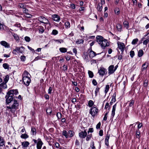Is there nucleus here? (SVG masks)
<instances>
[{
	"mask_svg": "<svg viewBox=\"0 0 149 149\" xmlns=\"http://www.w3.org/2000/svg\"><path fill=\"white\" fill-rule=\"evenodd\" d=\"M18 94L19 92L17 89H11L8 91L5 97L6 104H8L10 103L14 100L15 95H17Z\"/></svg>",
	"mask_w": 149,
	"mask_h": 149,
	"instance_id": "nucleus-1",
	"label": "nucleus"
},
{
	"mask_svg": "<svg viewBox=\"0 0 149 149\" xmlns=\"http://www.w3.org/2000/svg\"><path fill=\"white\" fill-rule=\"evenodd\" d=\"M96 41L102 48L104 49L106 47L109 46V43L108 40L104 39L103 37L100 36H97L96 37Z\"/></svg>",
	"mask_w": 149,
	"mask_h": 149,
	"instance_id": "nucleus-2",
	"label": "nucleus"
},
{
	"mask_svg": "<svg viewBox=\"0 0 149 149\" xmlns=\"http://www.w3.org/2000/svg\"><path fill=\"white\" fill-rule=\"evenodd\" d=\"M22 76L24 84L26 86H29L31 81L29 73L26 70H25Z\"/></svg>",
	"mask_w": 149,
	"mask_h": 149,
	"instance_id": "nucleus-3",
	"label": "nucleus"
},
{
	"mask_svg": "<svg viewBox=\"0 0 149 149\" xmlns=\"http://www.w3.org/2000/svg\"><path fill=\"white\" fill-rule=\"evenodd\" d=\"M6 107L11 112L14 114L16 111L19 109V103L15 99L13 103H11L9 106H7Z\"/></svg>",
	"mask_w": 149,
	"mask_h": 149,
	"instance_id": "nucleus-4",
	"label": "nucleus"
},
{
	"mask_svg": "<svg viewBox=\"0 0 149 149\" xmlns=\"http://www.w3.org/2000/svg\"><path fill=\"white\" fill-rule=\"evenodd\" d=\"M32 141H33L34 144L33 146L36 144V148L37 149H41L43 143L41 139L40 138H38L37 140L33 139Z\"/></svg>",
	"mask_w": 149,
	"mask_h": 149,
	"instance_id": "nucleus-5",
	"label": "nucleus"
},
{
	"mask_svg": "<svg viewBox=\"0 0 149 149\" xmlns=\"http://www.w3.org/2000/svg\"><path fill=\"white\" fill-rule=\"evenodd\" d=\"M98 112V109L95 107H92L90 109L89 113L93 118L97 115Z\"/></svg>",
	"mask_w": 149,
	"mask_h": 149,
	"instance_id": "nucleus-6",
	"label": "nucleus"
},
{
	"mask_svg": "<svg viewBox=\"0 0 149 149\" xmlns=\"http://www.w3.org/2000/svg\"><path fill=\"white\" fill-rule=\"evenodd\" d=\"M118 47L117 49L118 50V49H120L121 52V54H123V52L124 50L125 45L124 44L123 42L119 41L117 42Z\"/></svg>",
	"mask_w": 149,
	"mask_h": 149,
	"instance_id": "nucleus-7",
	"label": "nucleus"
},
{
	"mask_svg": "<svg viewBox=\"0 0 149 149\" xmlns=\"http://www.w3.org/2000/svg\"><path fill=\"white\" fill-rule=\"evenodd\" d=\"M84 128V131H81L79 134V137L81 139H85L87 135V133L86 132L87 130L85 129V128L83 127Z\"/></svg>",
	"mask_w": 149,
	"mask_h": 149,
	"instance_id": "nucleus-8",
	"label": "nucleus"
},
{
	"mask_svg": "<svg viewBox=\"0 0 149 149\" xmlns=\"http://www.w3.org/2000/svg\"><path fill=\"white\" fill-rule=\"evenodd\" d=\"M38 20L41 23L45 24H49L50 25V23L49 22L48 20L44 17L40 16L39 17Z\"/></svg>",
	"mask_w": 149,
	"mask_h": 149,
	"instance_id": "nucleus-9",
	"label": "nucleus"
},
{
	"mask_svg": "<svg viewBox=\"0 0 149 149\" xmlns=\"http://www.w3.org/2000/svg\"><path fill=\"white\" fill-rule=\"evenodd\" d=\"M107 73V70L104 68L100 67L98 70V73L100 75L102 76H103L105 74Z\"/></svg>",
	"mask_w": 149,
	"mask_h": 149,
	"instance_id": "nucleus-10",
	"label": "nucleus"
},
{
	"mask_svg": "<svg viewBox=\"0 0 149 149\" xmlns=\"http://www.w3.org/2000/svg\"><path fill=\"white\" fill-rule=\"evenodd\" d=\"M52 19L56 22H58L60 20V16L56 14H54L52 16Z\"/></svg>",
	"mask_w": 149,
	"mask_h": 149,
	"instance_id": "nucleus-11",
	"label": "nucleus"
},
{
	"mask_svg": "<svg viewBox=\"0 0 149 149\" xmlns=\"http://www.w3.org/2000/svg\"><path fill=\"white\" fill-rule=\"evenodd\" d=\"M16 50L17 51V53H23L24 52L25 48L23 46H21L20 47H16Z\"/></svg>",
	"mask_w": 149,
	"mask_h": 149,
	"instance_id": "nucleus-12",
	"label": "nucleus"
},
{
	"mask_svg": "<svg viewBox=\"0 0 149 149\" xmlns=\"http://www.w3.org/2000/svg\"><path fill=\"white\" fill-rule=\"evenodd\" d=\"M113 65H110L108 68V74L109 75L113 74L115 71Z\"/></svg>",
	"mask_w": 149,
	"mask_h": 149,
	"instance_id": "nucleus-13",
	"label": "nucleus"
},
{
	"mask_svg": "<svg viewBox=\"0 0 149 149\" xmlns=\"http://www.w3.org/2000/svg\"><path fill=\"white\" fill-rule=\"evenodd\" d=\"M0 44L5 48H9L10 47L9 44L5 41H2L0 42Z\"/></svg>",
	"mask_w": 149,
	"mask_h": 149,
	"instance_id": "nucleus-14",
	"label": "nucleus"
},
{
	"mask_svg": "<svg viewBox=\"0 0 149 149\" xmlns=\"http://www.w3.org/2000/svg\"><path fill=\"white\" fill-rule=\"evenodd\" d=\"M149 63L147 61H146L143 63L142 66L141 70L142 71H143L147 69Z\"/></svg>",
	"mask_w": 149,
	"mask_h": 149,
	"instance_id": "nucleus-15",
	"label": "nucleus"
},
{
	"mask_svg": "<svg viewBox=\"0 0 149 149\" xmlns=\"http://www.w3.org/2000/svg\"><path fill=\"white\" fill-rule=\"evenodd\" d=\"M116 103L113 106L111 112V118H113L115 115V111L116 107Z\"/></svg>",
	"mask_w": 149,
	"mask_h": 149,
	"instance_id": "nucleus-16",
	"label": "nucleus"
},
{
	"mask_svg": "<svg viewBox=\"0 0 149 149\" xmlns=\"http://www.w3.org/2000/svg\"><path fill=\"white\" fill-rule=\"evenodd\" d=\"M91 50L88 53L90 57L93 58L95 56L96 54V53L91 50Z\"/></svg>",
	"mask_w": 149,
	"mask_h": 149,
	"instance_id": "nucleus-17",
	"label": "nucleus"
},
{
	"mask_svg": "<svg viewBox=\"0 0 149 149\" xmlns=\"http://www.w3.org/2000/svg\"><path fill=\"white\" fill-rule=\"evenodd\" d=\"M5 141L3 137L0 136V146H5Z\"/></svg>",
	"mask_w": 149,
	"mask_h": 149,
	"instance_id": "nucleus-18",
	"label": "nucleus"
},
{
	"mask_svg": "<svg viewBox=\"0 0 149 149\" xmlns=\"http://www.w3.org/2000/svg\"><path fill=\"white\" fill-rule=\"evenodd\" d=\"M31 133L32 136H36V129L34 127H31Z\"/></svg>",
	"mask_w": 149,
	"mask_h": 149,
	"instance_id": "nucleus-19",
	"label": "nucleus"
},
{
	"mask_svg": "<svg viewBox=\"0 0 149 149\" xmlns=\"http://www.w3.org/2000/svg\"><path fill=\"white\" fill-rule=\"evenodd\" d=\"M29 144V142L27 141H24L21 143V145L23 148L27 147Z\"/></svg>",
	"mask_w": 149,
	"mask_h": 149,
	"instance_id": "nucleus-20",
	"label": "nucleus"
},
{
	"mask_svg": "<svg viewBox=\"0 0 149 149\" xmlns=\"http://www.w3.org/2000/svg\"><path fill=\"white\" fill-rule=\"evenodd\" d=\"M74 134V132L72 130H69L68 132V138H70L73 137Z\"/></svg>",
	"mask_w": 149,
	"mask_h": 149,
	"instance_id": "nucleus-21",
	"label": "nucleus"
},
{
	"mask_svg": "<svg viewBox=\"0 0 149 149\" xmlns=\"http://www.w3.org/2000/svg\"><path fill=\"white\" fill-rule=\"evenodd\" d=\"M116 27L118 31L121 32L123 31L122 26L120 24H116Z\"/></svg>",
	"mask_w": 149,
	"mask_h": 149,
	"instance_id": "nucleus-22",
	"label": "nucleus"
},
{
	"mask_svg": "<svg viewBox=\"0 0 149 149\" xmlns=\"http://www.w3.org/2000/svg\"><path fill=\"white\" fill-rule=\"evenodd\" d=\"M12 34L16 41H19V38L18 35L17 34L15 33H12Z\"/></svg>",
	"mask_w": 149,
	"mask_h": 149,
	"instance_id": "nucleus-23",
	"label": "nucleus"
},
{
	"mask_svg": "<svg viewBox=\"0 0 149 149\" xmlns=\"http://www.w3.org/2000/svg\"><path fill=\"white\" fill-rule=\"evenodd\" d=\"M20 136L21 138L25 139H26L29 137V135L26 133L24 134H22Z\"/></svg>",
	"mask_w": 149,
	"mask_h": 149,
	"instance_id": "nucleus-24",
	"label": "nucleus"
},
{
	"mask_svg": "<svg viewBox=\"0 0 149 149\" xmlns=\"http://www.w3.org/2000/svg\"><path fill=\"white\" fill-rule=\"evenodd\" d=\"M6 83L3 82L2 83L0 84V87L3 89H6L7 88Z\"/></svg>",
	"mask_w": 149,
	"mask_h": 149,
	"instance_id": "nucleus-25",
	"label": "nucleus"
},
{
	"mask_svg": "<svg viewBox=\"0 0 149 149\" xmlns=\"http://www.w3.org/2000/svg\"><path fill=\"white\" fill-rule=\"evenodd\" d=\"M136 137L138 139H140L141 137V136L140 135V131L139 129H136Z\"/></svg>",
	"mask_w": 149,
	"mask_h": 149,
	"instance_id": "nucleus-26",
	"label": "nucleus"
},
{
	"mask_svg": "<svg viewBox=\"0 0 149 149\" xmlns=\"http://www.w3.org/2000/svg\"><path fill=\"white\" fill-rule=\"evenodd\" d=\"M3 67L5 69H9V65L7 63H4L3 64Z\"/></svg>",
	"mask_w": 149,
	"mask_h": 149,
	"instance_id": "nucleus-27",
	"label": "nucleus"
},
{
	"mask_svg": "<svg viewBox=\"0 0 149 149\" xmlns=\"http://www.w3.org/2000/svg\"><path fill=\"white\" fill-rule=\"evenodd\" d=\"M143 54V52L142 49H140L138 52V56L139 57H141Z\"/></svg>",
	"mask_w": 149,
	"mask_h": 149,
	"instance_id": "nucleus-28",
	"label": "nucleus"
},
{
	"mask_svg": "<svg viewBox=\"0 0 149 149\" xmlns=\"http://www.w3.org/2000/svg\"><path fill=\"white\" fill-rule=\"evenodd\" d=\"M60 52L62 53H64L67 51V49L64 47H61L59 49Z\"/></svg>",
	"mask_w": 149,
	"mask_h": 149,
	"instance_id": "nucleus-29",
	"label": "nucleus"
},
{
	"mask_svg": "<svg viewBox=\"0 0 149 149\" xmlns=\"http://www.w3.org/2000/svg\"><path fill=\"white\" fill-rule=\"evenodd\" d=\"M52 108H47L46 110L47 113L49 115H50L52 112Z\"/></svg>",
	"mask_w": 149,
	"mask_h": 149,
	"instance_id": "nucleus-30",
	"label": "nucleus"
},
{
	"mask_svg": "<svg viewBox=\"0 0 149 149\" xmlns=\"http://www.w3.org/2000/svg\"><path fill=\"white\" fill-rule=\"evenodd\" d=\"M123 25L125 27H126L127 29H128L129 27V23L128 21H125L123 23Z\"/></svg>",
	"mask_w": 149,
	"mask_h": 149,
	"instance_id": "nucleus-31",
	"label": "nucleus"
},
{
	"mask_svg": "<svg viewBox=\"0 0 149 149\" xmlns=\"http://www.w3.org/2000/svg\"><path fill=\"white\" fill-rule=\"evenodd\" d=\"M109 89V85H107L105 88L104 93L105 95L107 93Z\"/></svg>",
	"mask_w": 149,
	"mask_h": 149,
	"instance_id": "nucleus-32",
	"label": "nucleus"
},
{
	"mask_svg": "<svg viewBox=\"0 0 149 149\" xmlns=\"http://www.w3.org/2000/svg\"><path fill=\"white\" fill-rule=\"evenodd\" d=\"M129 102V101H128ZM134 101L133 99H131L130 101V103L129 104V106L130 107H133L134 105Z\"/></svg>",
	"mask_w": 149,
	"mask_h": 149,
	"instance_id": "nucleus-33",
	"label": "nucleus"
},
{
	"mask_svg": "<svg viewBox=\"0 0 149 149\" xmlns=\"http://www.w3.org/2000/svg\"><path fill=\"white\" fill-rule=\"evenodd\" d=\"M102 5H100V4H98L97 7V10L98 11L101 12L102 10Z\"/></svg>",
	"mask_w": 149,
	"mask_h": 149,
	"instance_id": "nucleus-34",
	"label": "nucleus"
},
{
	"mask_svg": "<svg viewBox=\"0 0 149 149\" xmlns=\"http://www.w3.org/2000/svg\"><path fill=\"white\" fill-rule=\"evenodd\" d=\"M62 135L64 136L66 138H68V132L65 130H64L62 132Z\"/></svg>",
	"mask_w": 149,
	"mask_h": 149,
	"instance_id": "nucleus-35",
	"label": "nucleus"
},
{
	"mask_svg": "<svg viewBox=\"0 0 149 149\" xmlns=\"http://www.w3.org/2000/svg\"><path fill=\"white\" fill-rule=\"evenodd\" d=\"M65 28L68 29L70 27V23L69 22H66L65 23Z\"/></svg>",
	"mask_w": 149,
	"mask_h": 149,
	"instance_id": "nucleus-36",
	"label": "nucleus"
},
{
	"mask_svg": "<svg viewBox=\"0 0 149 149\" xmlns=\"http://www.w3.org/2000/svg\"><path fill=\"white\" fill-rule=\"evenodd\" d=\"M39 32L40 33H42L44 31V27L42 26H40L39 27Z\"/></svg>",
	"mask_w": 149,
	"mask_h": 149,
	"instance_id": "nucleus-37",
	"label": "nucleus"
},
{
	"mask_svg": "<svg viewBox=\"0 0 149 149\" xmlns=\"http://www.w3.org/2000/svg\"><path fill=\"white\" fill-rule=\"evenodd\" d=\"M9 79V76L8 75H6L4 78L3 79V82L7 83Z\"/></svg>",
	"mask_w": 149,
	"mask_h": 149,
	"instance_id": "nucleus-38",
	"label": "nucleus"
},
{
	"mask_svg": "<svg viewBox=\"0 0 149 149\" xmlns=\"http://www.w3.org/2000/svg\"><path fill=\"white\" fill-rule=\"evenodd\" d=\"M94 103L93 102L92 100H90L89 101L88 104V106L90 107H93V106Z\"/></svg>",
	"mask_w": 149,
	"mask_h": 149,
	"instance_id": "nucleus-39",
	"label": "nucleus"
},
{
	"mask_svg": "<svg viewBox=\"0 0 149 149\" xmlns=\"http://www.w3.org/2000/svg\"><path fill=\"white\" fill-rule=\"evenodd\" d=\"M83 57L84 59H88V57L87 53L86 52H84L83 55Z\"/></svg>",
	"mask_w": 149,
	"mask_h": 149,
	"instance_id": "nucleus-40",
	"label": "nucleus"
},
{
	"mask_svg": "<svg viewBox=\"0 0 149 149\" xmlns=\"http://www.w3.org/2000/svg\"><path fill=\"white\" fill-rule=\"evenodd\" d=\"M88 73L89 77L92 78L93 77V73L92 71L90 70H88Z\"/></svg>",
	"mask_w": 149,
	"mask_h": 149,
	"instance_id": "nucleus-41",
	"label": "nucleus"
},
{
	"mask_svg": "<svg viewBox=\"0 0 149 149\" xmlns=\"http://www.w3.org/2000/svg\"><path fill=\"white\" fill-rule=\"evenodd\" d=\"M147 38L144 40L143 42V44L144 45H147L148 43L149 42V37H147Z\"/></svg>",
	"mask_w": 149,
	"mask_h": 149,
	"instance_id": "nucleus-42",
	"label": "nucleus"
},
{
	"mask_svg": "<svg viewBox=\"0 0 149 149\" xmlns=\"http://www.w3.org/2000/svg\"><path fill=\"white\" fill-rule=\"evenodd\" d=\"M90 147L91 148L90 149H96L95 147L94 146V141H93L91 143Z\"/></svg>",
	"mask_w": 149,
	"mask_h": 149,
	"instance_id": "nucleus-43",
	"label": "nucleus"
},
{
	"mask_svg": "<svg viewBox=\"0 0 149 149\" xmlns=\"http://www.w3.org/2000/svg\"><path fill=\"white\" fill-rule=\"evenodd\" d=\"M114 12L116 15H119L120 13V11L119 10V9L118 8H115L114 10Z\"/></svg>",
	"mask_w": 149,
	"mask_h": 149,
	"instance_id": "nucleus-44",
	"label": "nucleus"
},
{
	"mask_svg": "<svg viewBox=\"0 0 149 149\" xmlns=\"http://www.w3.org/2000/svg\"><path fill=\"white\" fill-rule=\"evenodd\" d=\"M18 7L22 8L23 9L26 7V5L24 3H20L18 5Z\"/></svg>",
	"mask_w": 149,
	"mask_h": 149,
	"instance_id": "nucleus-45",
	"label": "nucleus"
},
{
	"mask_svg": "<svg viewBox=\"0 0 149 149\" xmlns=\"http://www.w3.org/2000/svg\"><path fill=\"white\" fill-rule=\"evenodd\" d=\"M100 88L98 87H97L96 88L95 91V96H96L97 95L98 93H99V91L100 90Z\"/></svg>",
	"mask_w": 149,
	"mask_h": 149,
	"instance_id": "nucleus-46",
	"label": "nucleus"
},
{
	"mask_svg": "<svg viewBox=\"0 0 149 149\" xmlns=\"http://www.w3.org/2000/svg\"><path fill=\"white\" fill-rule=\"evenodd\" d=\"M84 41V40L82 39L77 40L76 42L77 44H83Z\"/></svg>",
	"mask_w": 149,
	"mask_h": 149,
	"instance_id": "nucleus-47",
	"label": "nucleus"
},
{
	"mask_svg": "<svg viewBox=\"0 0 149 149\" xmlns=\"http://www.w3.org/2000/svg\"><path fill=\"white\" fill-rule=\"evenodd\" d=\"M137 123H139L138 125V129H139H139L143 126V124L142 123H140L139 122H137L135 123L136 124Z\"/></svg>",
	"mask_w": 149,
	"mask_h": 149,
	"instance_id": "nucleus-48",
	"label": "nucleus"
},
{
	"mask_svg": "<svg viewBox=\"0 0 149 149\" xmlns=\"http://www.w3.org/2000/svg\"><path fill=\"white\" fill-rule=\"evenodd\" d=\"M138 39L137 38L134 39L133 40L132 42V43L133 45H135L137 42L138 41Z\"/></svg>",
	"mask_w": 149,
	"mask_h": 149,
	"instance_id": "nucleus-49",
	"label": "nucleus"
},
{
	"mask_svg": "<svg viewBox=\"0 0 149 149\" xmlns=\"http://www.w3.org/2000/svg\"><path fill=\"white\" fill-rule=\"evenodd\" d=\"M92 136V134H89L87 135L86 136V141H88L90 140Z\"/></svg>",
	"mask_w": 149,
	"mask_h": 149,
	"instance_id": "nucleus-50",
	"label": "nucleus"
},
{
	"mask_svg": "<svg viewBox=\"0 0 149 149\" xmlns=\"http://www.w3.org/2000/svg\"><path fill=\"white\" fill-rule=\"evenodd\" d=\"M56 116L58 118V119L59 120L61 118V113L60 112H58L56 114Z\"/></svg>",
	"mask_w": 149,
	"mask_h": 149,
	"instance_id": "nucleus-51",
	"label": "nucleus"
},
{
	"mask_svg": "<svg viewBox=\"0 0 149 149\" xmlns=\"http://www.w3.org/2000/svg\"><path fill=\"white\" fill-rule=\"evenodd\" d=\"M58 32L57 30L54 29L53 30L52 34L53 35H56L58 34Z\"/></svg>",
	"mask_w": 149,
	"mask_h": 149,
	"instance_id": "nucleus-52",
	"label": "nucleus"
},
{
	"mask_svg": "<svg viewBox=\"0 0 149 149\" xmlns=\"http://www.w3.org/2000/svg\"><path fill=\"white\" fill-rule=\"evenodd\" d=\"M55 147L57 149L59 148L61 146H60V144L58 142H56L54 143Z\"/></svg>",
	"mask_w": 149,
	"mask_h": 149,
	"instance_id": "nucleus-53",
	"label": "nucleus"
},
{
	"mask_svg": "<svg viewBox=\"0 0 149 149\" xmlns=\"http://www.w3.org/2000/svg\"><path fill=\"white\" fill-rule=\"evenodd\" d=\"M54 41L55 42H57L58 43H61L63 42V40L62 39H58V40H54Z\"/></svg>",
	"mask_w": 149,
	"mask_h": 149,
	"instance_id": "nucleus-54",
	"label": "nucleus"
},
{
	"mask_svg": "<svg viewBox=\"0 0 149 149\" xmlns=\"http://www.w3.org/2000/svg\"><path fill=\"white\" fill-rule=\"evenodd\" d=\"M20 58L22 61H24L25 60L26 58L24 56H20Z\"/></svg>",
	"mask_w": 149,
	"mask_h": 149,
	"instance_id": "nucleus-55",
	"label": "nucleus"
},
{
	"mask_svg": "<svg viewBox=\"0 0 149 149\" xmlns=\"http://www.w3.org/2000/svg\"><path fill=\"white\" fill-rule=\"evenodd\" d=\"M130 55L132 58H133L134 55V51H131L130 52Z\"/></svg>",
	"mask_w": 149,
	"mask_h": 149,
	"instance_id": "nucleus-56",
	"label": "nucleus"
},
{
	"mask_svg": "<svg viewBox=\"0 0 149 149\" xmlns=\"http://www.w3.org/2000/svg\"><path fill=\"white\" fill-rule=\"evenodd\" d=\"M67 69L68 67L67 66L64 65L63 66V70L64 71H65L67 70Z\"/></svg>",
	"mask_w": 149,
	"mask_h": 149,
	"instance_id": "nucleus-57",
	"label": "nucleus"
},
{
	"mask_svg": "<svg viewBox=\"0 0 149 149\" xmlns=\"http://www.w3.org/2000/svg\"><path fill=\"white\" fill-rule=\"evenodd\" d=\"M24 39L27 42H29L30 40V38L28 36H26L24 38Z\"/></svg>",
	"mask_w": 149,
	"mask_h": 149,
	"instance_id": "nucleus-58",
	"label": "nucleus"
},
{
	"mask_svg": "<svg viewBox=\"0 0 149 149\" xmlns=\"http://www.w3.org/2000/svg\"><path fill=\"white\" fill-rule=\"evenodd\" d=\"M65 59H66V60L67 61H68L69 60H70V58H71L70 56L69 55H66L65 56Z\"/></svg>",
	"mask_w": 149,
	"mask_h": 149,
	"instance_id": "nucleus-59",
	"label": "nucleus"
},
{
	"mask_svg": "<svg viewBox=\"0 0 149 149\" xmlns=\"http://www.w3.org/2000/svg\"><path fill=\"white\" fill-rule=\"evenodd\" d=\"M22 128V129L21 130V132L22 133L25 132V133H26V132L24 127H22L20 128Z\"/></svg>",
	"mask_w": 149,
	"mask_h": 149,
	"instance_id": "nucleus-60",
	"label": "nucleus"
},
{
	"mask_svg": "<svg viewBox=\"0 0 149 149\" xmlns=\"http://www.w3.org/2000/svg\"><path fill=\"white\" fill-rule=\"evenodd\" d=\"M92 84L94 86H96L97 84V82L95 79H93L92 81Z\"/></svg>",
	"mask_w": 149,
	"mask_h": 149,
	"instance_id": "nucleus-61",
	"label": "nucleus"
},
{
	"mask_svg": "<svg viewBox=\"0 0 149 149\" xmlns=\"http://www.w3.org/2000/svg\"><path fill=\"white\" fill-rule=\"evenodd\" d=\"M70 7L72 9H74L75 8V6L73 3H71L70 5Z\"/></svg>",
	"mask_w": 149,
	"mask_h": 149,
	"instance_id": "nucleus-62",
	"label": "nucleus"
},
{
	"mask_svg": "<svg viewBox=\"0 0 149 149\" xmlns=\"http://www.w3.org/2000/svg\"><path fill=\"white\" fill-rule=\"evenodd\" d=\"M52 88L51 87H49V88L48 91V93L51 94L52 93Z\"/></svg>",
	"mask_w": 149,
	"mask_h": 149,
	"instance_id": "nucleus-63",
	"label": "nucleus"
},
{
	"mask_svg": "<svg viewBox=\"0 0 149 149\" xmlns=\"http://www.w3.org/2000/svg\"><path fill=\"white\" fill-rule=\"evenodd\" d=\"M22 11L23 12V13H25L26 14L27 13V12L28 11V10L26 8H24L23 9Z\"/></svg>",
	"mask_w": 149,
	"mask_h": 149,
	"instance_id": "nucleus-64",
	"label": "nucleus"
}]
</instances>
